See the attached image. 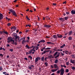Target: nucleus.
I'll list each match as a JSON object with an SVG mask.
<instances>
[{
	"label": "nucleus",
	"mask_w": 75,
	"mask_h": 75,
	"mask_svg": "<svg viewBox=\"0 0 75 75\" xmlns=\"http://www.w3.org/2000/svg\"><path fill=\"white\" fill-rule=\"evenodd\" d=\"M9 11L11 13H12V14L15 16V17H17V13H16L15 11L12 9L9 10Z\"/></svg>",
	"instance_id": "nucleus-1"
},
{
	"label": "nucleus",
	"mask_w": 75,
	"mask_h": 75,
	"mask_svg": "<svg viewBox=\"0 0 75 75\" xmlns=\"http://www.w3.org/2000/svg\"><path fill=\"white\" fill-rule=\"evenodd\" d=\"M61 72V75H64V69H60Z\"/></svg>",
	"instance_id": "nucleus-2"
},
{
	"label": "nucleus",
	"mask_w": 75,
	"mask_h": 75,
	"mask_svg": "<svg viewBox=\"0 0 75 75\" xmlns=\"http://www.w3.org/2000/svg\"><path fill=\"white\" fill-rule=\"evenodd\" d=\"M14 37L15 38V40L16 41H17V39H18V40H19L20 38L19 36H18L17 35H16L14 36Z\"/></svg>",
	"instance_id": "nucleus-3"
},
{
	"label": "nucleus",
	"mask_w": 75,
	"mask_h": 75,
	"mask_svg": "<svg viewBox=\"0 0 75 75\" xmlns=\"http://www.w3.org/2000/svg\"><path fill=\"white\" fill-rule=\"evenodd\" d=\"M51 27V25H45L44 26V27H45L46 28H50Z\"/></svg>",
	"instance_id": "nucleus-4"
},
{
	"label": "nucleus",
	"mask_w": 75,
	"mask_h": 75,
	"mask_svg": "<svg viewBox=\"0 0 75 75\" xmlns=\"http://www.w3.org/2000/svg\"><path fill=\"white\" fill-rule=\"evenodd\" d=\"M59 69L58 68H57V69H52L51 70V71L52 72H55L56 71H58V70H59Z\"/></svg>",
	"instance_id": "nucleus-5"
},
{
	"label": "nucleus",
	"mask_w": 75,
	"mask_h": 75,
	"mask_svg": "<svg viewBox=\"0 0 75 75\" xmlns=\"http://www.w3.org/2000/svg\"><path fill=\"white\" fill-rule=\"evenodd\" d=\"M57 37L59 38H61L62 37V35L59 34L57 35Z\"/></svg>",
	"instance_id": "nucleus-6"
},
{
	"label": "nucleus",
	"mask_w": 75,
	"mask_h": 75,
	"mask_svg": "<svg viewBox=\"0 0 75 75\" xmlns=\"http://www.w3.org/2000/svg\"><path fill=\"white\" fill-rule=\"evenodd\" d=\"M54 67V68H58V66H57V64H53Z\"/></svg>",
	"instance_id": "nucleus-7"
},
{
	"label": "nucleus",
	"mask_w": 75,
	"mask_h": 75,
	"mask_svg": "<svg viewBox=\"0 0 75 75\" xmlns=\"http://www.w3.org/2000/svg\"><path fill=\"white\" fill-rule=\"evenodd\" d=\"M74 61H75V59L73 60L72 59L70 60V62L71 63H72V64H74V63H75V62H74Z\"/></svg>",
	"instance_id": "nucleus-8"
},
{
	"label": "nucleus",
	"mask_w": 75,
	"mask_h": 75,
	"mask_svg": "<svg viewBox=\"0 0 75 75\" xmlns=\"http://www.w3.org/2000/svg\"><path fill=\"white\" fill-rule=\"evenodd\" d=\"M3 18V14L1 13H0V20Z\"/></svg>",
	"instance_id": "nucleus-9"
},
{
	"label": "nucleus",
	"mask_w": 75,
	"mask_h": 75,
	"mask_svg": "<svg viewBox=\"0 0 75 75\" xmlns=\"http://www.w3.org/2000/svg\"><path fill=\"white\" fill-rule=\"evenodd\" d=\"M39 59V57H38L36 58L35 59V62H38V59Z\"/></svg>",
	"instance_id": "nucleus-10"
},
{
	"label": "nucleus",
	"mask_w": 75,
	"mask_h": 75,
	"mask_svg": "<svg viewBox=\"0 0 75 75\" xmlns=\"http://www.w3.org/2000/svg\"><path fill=\"white\" fill-rule=\"evenodd\" d=\"M65 46V44H64L63 45H62L61 46H60V48H64Z\"/></svg>",
	"instance_id": "nucleus-11"
},
{
	"label": "nucleus",
	"mask_w": 75,
	"mask_h": 75,
	"mask_svg": "<svg viewBox=\"0 0 75 75\" xmlns=\"http://www.w3.org/2000/svg\"><path fill=\"white\" fill-rule=\"evenodd\" d=\"M32 52H33V50H30V51H28L29 54H31L32 53Z\"/></svg>",
	"instance_id": "nucleus-12"
},
{
	"label": "nucleus",
	"mask_w": 75,
	"mask_h": 75,
	"mask_svg": "<svg viewBox=\"0 0 75 75\" xmlns=\"http://www.w3.org/2000/svg\"><path fill=\"white\" fill-rule=\"evenodd\" d=\"M71 14H75V11L72 10L71 11Z\"/></svg>",
	"instance_id": "nucleus-13"
},
{
	"label": "nucleus",
	"mask_w": 75,
	"mask_h": 75,
	"mask_svg": "<svg viewBox=\"0 0 75 75\" xmlns=\"http://www.w3.org/2000/svg\"><path fill=\"white\" fill-rule=\"evenodd\" d=\"M49 58H54V57L52 56V55H51L48 56Z\"/></svg>",
	"instance_id": "nucleus-14"
},
{
	"label": "nucleus",
	"mask_w": 75,
	"mask_h": 75,
	"mask_svg": "<svg viewBox=\"0 0 75 75\" xmlns=\"http://www.w3.org/2000/svg\"><path fill=\"white\" fill-rule=\"evenodd\" d=\"M11 42H12V44H13V45H14V40L12 39L11 40Z\"/></svg>",
	"instance_id": "nucleus-15"
},
{
	"label": "nucleus",
	"mask_w": 75,
	"mask_h": 75,
	"mask_svg": "<svg viewBox=\"0 0 75 75\" xmlns=\"http://www.w3.org/2000/svg\"><path fill=\"white\" fill-rule=\"evenodd\" d=\"M25 47L26 48H28V49H30V47H29V46H28V45H26Z\"/></svg>",
	"instance_id": "nucleus-16"
},
{
	"label": "nucleus",
	"mask_w": 75,
	"mask_h": 75,
	"mask_svg": "<svg viewBox=\"0 0 75 75\" xmlns=\"http://www.w3.org/2000/svg\"><path fill=\"white\" fill-rule=\"evenodd\" d=\"M58 62V59H56L54 61V63L55 64H57Z\"/></svg>",
	"instance_id": "nucleus-17"
},
{
	"label": "nucleus",
	"mask_w": 75,
	"mask_h": 75,
	"mask_svg": "<svg viewBox=\"0 0 75 75\" xmlns=\"http://www.w3.org/2000/svg\"><path fill=\"white\" fill-rule=\"evenodd\" d=\"M64 18H59V20L62 21H64Z\"/></svg>",
	"instance_id": "nucleus-18"
},
{
	"label": "nucleus",
	"mask_w": 75,
	"mask_h": 75,
	"mask_svg": "<svg viewBox=\"0 0 75 75\" xmlns=\"http://www.w3.org/2000/svg\"><path fill=\"white\" fill-rule=\"evenodd\" d=\"M72 34V31H70L69 33V35H71Z\"/></svg>",
	"instance_id": "nucleus-19"
},
{
	"label": "nucleus",
	"mask_w": 75,
	"mask_h": 75,
	"mask_svg": "<svg viewBox=\"0 0 75 75\" xmlns=\"http://www.w3.org/2000/svg\"><path fill=\"white\" fill-rule=\"evenodd\" d=\"M53 37L54 38H55L56 39H57V38H58L56 35H53Z\"/></svg>",
	"instance_id": "nucleus-20"
},
{
	"label": "nucleus",
	"mask_w": 75,
	"mask_h": 75,
	"mask_svg": "<svg viewBox=\"0 0 75 75\" xmlns=\"http://www.w3.org/2000/svg\"><path fill=\"white\" fill-rule=\"evenodd\" d=\"M45 53H46V50H45L42 53V54L43 55V54H45Z\"/></svg>",
	"instance_id": "nucleus-21"
},
{
	"label": "nucleus",
	"mask_w": 75,
	"mask_h": 75,
	"mask_svg": "<svg viewBox=\"0 0 75 75\" xmlns=\"http://www.w3.org/2000/svg\"><path fill=\"white\" fill-rule=\"evenodd\" d=\"M41 59L42 61H44V57H42Z\"/></svg>",
	"instance_id": "nucleus-22"
},
{
	"label": "nucleus",
	"mask_w": 75,
	"mask_h": 75,
	"mask_svg": "<svg viewBox=\"0 0 75 75\" xmlns=\"http://www.w3.org/2000/svg\"><path fill=\"white\" fill-rule=\"evenodd\" d=\"M47 44H52V43L50 42H47Z\"/></svg>",
	"instance_id": "nucleus-23"
},
{
	"label": "nucleus",
	"mask_w": 75,
	"mask_h": 75,
	"mask_svg": "<svg viewBox=\"0 0 75 75\" xmlns=\"http://www.w3.org/2000/svg\"><path fill=\"white\" fill-rule=\"evenodd\" d=\"M58 51H62V50L61 49H58L57 50Z\"/></svg>",
	"instance_id": "nucleus-24"
},
{
	"label": "nucleus",
	"mask_w": 75,
	"mask_h": 75,
	"mask_svg": "<svg viewBox=\"0 0 75 75\" xmlns=\"http://www.w3.org/2000/svg\"><path fill=\"white\" fill-rule=\"evenodd\" d=\"M59 56V54H58L56 56H55L54 57L55 58H58V57Z\"/></svg>",
	"instance_id": "nucleus-25"
},
{
	"label": "nucleus",
	"mask_w": 75,
	"mask_h": 75,
	"mask_svg": "<svg viewBox=\"0 0 75 75\" xmlns=\"http://www.w3.org/2000/svg\"><path fill=\"white\" fill-rule=\"evenodd\" d=\"M25 27H31V25H25Z\"/></svg>",
	"instance_id": "nucleus-26"
},
{
	"label": "nucleus",
	"mask_w": 75,
	"mask_h": 75,
	"mask_svg": "<svg viewBox=\"0 0 75 75\" xmlns=\"http://www.w3.org/2000/svg\"><path fill=\"white\" fill-rule=\"evenodd\" d=\"M12 40V39H11V38L10 37H8V40Z\"/></svg>",
	"instance_id": "nucleus-27"
},
{
	"label": "nucleus",
	"mask_w": 75,
	"mask_h": 75,
	"mask_svg": "<svg viewBox=\"0 0 75 75\" xmlns=\"http://www.w3.org/2000/svg\"><path fill=\"white\" fill-rule=\"evenodd\" d=\"M72 37H69V40H72Z\"/></svg>",
	"instance_id": "nucleus-28"
},
{
	"label": "nucleus",
	"mask_w": 75,
	"mask_h": 75,
	"mask_svg": "<svg viewBox=\"0 0 75 75\" xmlns=\"http://www.w3.org/2000/svg\"><path fill=\"white\" fill-rule=\"evenodd\" d=\"M40 41H41V42H45V41L44 40H40Z\"/></svg>",
	"instance_id": "nucleus-29"
},
{
	"label": "nucleus",
	"mask_w": 75,
	"mask_h": 75,
	"mask_svg": "<svg viewBox=\"0 0 75 75\" xmlns=\"http://www.w3.org/2000/svg\"><path fill=\"white\" fill-rule=\"evenodd\" d=\"M45 65L46 67H48V63L47 62H45Z\"/></svg>",
	"instance_id": "nucleus-30"
},
{
	"label": "nucleus",
	"mask_w": 75,
	"mask_h": 75,
	"mask_svg": "<svg viewBox=\"0 0 75 75\" xmlns=\"http://www.w3.org/2000/svg\"><path fill=\"white\" fill-rule=\"evenodd\" d=\"M58 53V52H56L54 54V56H55V55H57V54Z\"/></svg>",
	"instance_id": "nucleus-31"
},
{
	"label": "nucleus",
	"mask_w": 75,
	"mask_h": 75,
	"mask_svg": "<svg viewBox=\"0 0 75 75\" xmlns=\"http://www.w3.org/2000/svg\"><path fill=\"white\" fill-rule=\"evenodd\" d=\"M28 58H30L31 60H32V57L31 56H28Z\"/></svg>",
	"instance_id": "nucleus-32"
},
{
	"label": "nucleus",
	"mask_w": 75,
	"mask_h": 75,
	"mask_svg": "<svg viewBox=\"0 0 75 75\" xmlns=\"http://www.w3.org/2000/svg\"><path fill=\"white\" fill-rule=\"evenodd\" d=\"M25 40H23L22 41V44H24V41Z\"/></svg>",
	"instance_id": "nucleus-33"
},
{
	"label": "nucleus",
	"mask_w": 75,
	"mask_h": 75,
	"mask_svg": "<svg viewBox=\"0 0 75 75\" xmlns=\"http://www.w3.org/2000/svg\"><path fill=\"white\" fill-rule=\"evenodd\" d=\"M65 54H68V51L65 50Z\"/></svg>",
	"instance_id": "nucleus-34"
},
{
	"label": "nucleus",
	"mask_w": 75,
	"mask_h": 75,
	"mask_svg": "<svg viewBox=\"0 0 75 75\" xmlns=\"http://www.w3.org/2000/svg\"><path fill=\"white\" fill-rule=\"evenodd\" d=\"M4 33L5 34H6V35H8V33L7 32H4Z\"/></svg>",
	"instance_id": "nucleus-35"
},
{
	"label": "nucleus",
	"mask_w": 75,
	"mask_h": 75,
	"mask_svg": "<svg viewBox=\"0 0 75 75\" xmlns=\"http://www.w3.org/2000/svg\"><path fill=\"white\" fill-rule=\"evenodd\" d=\"M39 48V47L38 46H36L35 48L36 50H38Z\"/></svg>",
	"instance_id": "nucleus-36"
},
{
	"label": "nucleus",
	"mask_w": 75,
	"mask_h": 75,
	"mask_svg": "<svg viewBox=\"0 0 75 75\" xmlns=\"http://www.w3.org/2000/svg\"><path fill=\"white\" fill-rule=\"evenodd\" d=\"M26 19H27V20H30V18H29L28 17V16H26Z\"/></svg>",
	"instance_id": "nucleus-37"
},
{
	"label": "nucleus",
	"mask_w": 75,
	"mask_h": 75,
	"mask_svg": "<svg viewBox=\"0 0 75 75\" xmlns=\"http://www.w3.org/2000/svg\"><path fill=\"white\" fill-rule=\"evenodd\" d=\"M13 29H14V30H16V28L15 26H13Z\"/></svg>",
	"instance_id": "nucleus-38"
},
{
	"label": "nucleus",
	"mask_w": 75,
	"mask_h": 75,
	"mask_svg": "<svg viewBox=\"0 0 75 75\" xmlns=\"http://www.w3.org/2000/svg\"><path fill=\"white\" fill-rule=\"evenodd\" d=\"M0 57H3V54H0Z\"/></svg>",
	"instance_id": "nucleus-39"
},
{
	"label": "nucleus",
	"mask_w": 75,
	"mask_h": 75,
	"mask_svg": "<svg viewBox=\"0 0 75 75\" xmlns=\"http://www.w3.org/2000/svg\"><path fill=\"white\" fill-rule=\"evenodd\" d=\"M72 69L73 70H75V67H72Z\"/></svg>",
	"instance_id": "nucleus-40"
},
{
	"label": "nucleus",
	"mask_w": 75,
	"mask_h": 75,
	"mask_svg": "<svg viewBox=\"0 0 75 75\" xmlns=\"http://www.w3.org/2000/svg\"><path fill=\"white\" fill-rule=\"evenodd\" d=\"M65 72H69V70L68 69H67L65 70Z\"/></svg>",
	"instance_id": "nucleus-41"
},
{
	"label": "nucleus",
	"mask_w": 75,
	"mask_h": 75,
	"mask_svg": "<svg viewBox=\"0 0 75 75\" xmlns=\"http://www.w3.org/2000/svg\"><path fill=\"white\" fill-rule=\"evenodd\" d=\"M64 18L66 20H67L68 18V17H66Z\"/></svg>",
	"instance_id": "nucleus-42"
},
{
	"label": "nucleus",
	"mask_w": 75,
	"mask_h": 75,
	"mask_svg": "<svg viewBox=\"0 0 75 75\" xmlns=\"http://www.w3.org/2000/svg\"><path fill=\"white\" fill-rule=\"evenodd\" d=\"M57 72V74H59V73H60V70H58Z\"/></svg>",
	"instance_id": "nucleus-43"
},
{
	"label": "nucleus",
	"mask_w": 75,
	"mask_h": 75,
	"mask_svg": "<svg viewBox=\"0 0 75 75\" xmlns=\"http://www.w3.org/2000/svg\"><path fill=\"white\" fill-rule=\"evenodd\" d=\"M9 50L10 51H11V52H13V50L12 49H10Z\"/></svg>",
	"instance_id": "nucleus-44"
},
{
	"label": "nucleus",
	"mask_w": 75,
	"mask_h": 75,
	"mask_svg": "<svg viewBox=\"0 0 75 75\" xmlns=\"http://www.w3.org/2000/svg\"><path fill=\"white\" fill-rule=\"evenodd\" d=\"M2 70H3V68H2V67H0V71H2Z\"/></svg>",
	"instance_id": "nucleus-45"
},
{
	"label": "nucleus",
	"mask_w": 75,
	"mask_h": 75,
	"mask_svg": "<svg viewBox=\"0 0 75 75\" xmlns=\"http://www.w3.org/2000/svg\"><path fill=\"white\" fill-rule=\"evenodd\" d=\"M16 42L14 43V44H15V45H17V41H15Z\"/></svg>",
	"instance_id": "nucleus-46"
},
{
	"label": "nucleus",
	"mask_w": 75,
	"mask_h": 75,
	"mask_svg": "<svg viewBox=\"0 0 75 75\" xmlns=\"http://www.w3.org/2000/svg\"><path fill=\"white\" fill-rule=\"evenodd\" d=\"M7 25H8V26H10V25H11V24H10V23H8Z\"/></svg>",
	"instance_id": "nucleus-47"
},
{
	"label": "nucleus",
	"mask_w": 75,
	"mask_h": 75,
	"mask_svg": "<svg viewBox=\"0 0 75 75\" xmlns=\"http://www.w3.org/2000/svg\"><path fill=\"white\" fill-rule=\"evenodd\" d=\"M51 48L49 47H48L45 49V50H50Z\"/></svg>",
	"instance_id": "nucleus-48"
},
{
	"label": "nucleus",
	"mask_w": 75,
	"mask_h": 75,
	"mask_svg": "<svg viewBox=\"0 0 75 75\" xmlns=\"http://www.w3.org/2000/svg\"><path fill=\"white\" fill-rule=\"evenodd\" d=\"M69 62H66V65H69Z\"/></svg>",
	"instance_id": "nucleus-49"
},
{
	"label": "nucleus",
	"mask_w": 75,
	"mask_h": 75,
	"mask_svg": "<svg viewBox=\"0 0 75 75\" xmlns=\"http://www.w3.org/2000/svg\"><path fill=\"white\" fill-rule=\"evenodd\" d=\"M28 31H29V30H26L25 31V32H26V33H27V32H28Z\"/></svg>",
	"instance_id": "nucleus-50"
},
{
	"label": "nucleus",
	"mask_w": 75,
	"mask_h": 75,
	"mask_svg": "<svg viewBox=\"0 0 75 75\" xmlns=\"http://www.w3.org/2000/svg\"><path fill=\"white\" fill-rule=\"evenodd\" d=\"M53 6H56V5H57V4L55 3H54L53 4Z\"/></svg>",
	"instance_id": "nucleus-51"
},
{
	"label": "nucleus",
	"mask_w": 75,
	"mask_h": 75,
	"mask_svg": "<svg viewBox=\"0 0 75 75\" xmlns=\"http://www.w3.org/2000/svg\"><path fill=\"white\" fill-rule=\"evenodd\" d=\"M24 59L26 60V61H28V59H27V58L26 57H25L24 58Z\"/></svg>",
	"instance_id": "nucleus-52"
},
{
	"label": "nucleus",
	"mask_w": 75,
	"mask_h": 75,
	"mask_svg": "<svg viewBox=\"0 0 75 75\" xmlns=\"http://www.w3.org/2000/svg\"><path fill=\"white\" fill-rule=\"evenodd\" d=\"M28 68H29V69H32L31 67H29Z\"/></svg>",
	"instance_id": "nucleus-53"
},
{
	"label": "nucleus",
	"mask_w": 75,
	"mask_h": 75,
	"mask_svg": "<svg viewBox=\"0 0 75 75\" xmlns=\"http://www.w3.org/2000/svg\"><path fill=\"white\" fill-rule=\"evenodd\" d=\"M2 50H3V47H1L0 48V51Z\"/></svg>",
	"instance_id": "nucleus-54"
},
{
	"label": "nucleus",
	"mask_w": 75,
	"mask_h": 75,
	"mask_svg": "<svg viewBox=\"0 0 75 75\" xmlns=\"http://www.w3.org/2000/svg\"><path fill=\"white\" fill-rule=\"evenodd\" d=\"M30 67H31V68H33V67H34V66L33 65H31Z\"/></svg>",
	"instance_id": "nucleus-55"
},
{
	"label": "nucleus",
	"mask_w": 75,
	"mask_h": 75,
	"mask_svg": "<svg viewBox=\"0 0 75 75\" xmlns=\"http://www.w3.org/2000/svg\"><path fill=\"white\" fill-rule=\"evenodd\" d=\"M29 40H26V42H29Z\"/></svg>",
	"instance_id": "nucleus-56"
},
{
	"label": "nucleus",
	"mask_w": 75,
	"mask_h": 75,
	"mask_svg": "<svg viewBox=\"0 0 75 75\" xmlns=\"http://www.w3.org/2000/svg\"><path fill=\"white\" fill-rule=\"evenodd\" d=\"M11 42V40H8L7 41V42L8 43H9V42Z\"/></svg>",
	"instance_id": "nucleus-57"
},
{
	"label": "nucleus",
	"mask_w": 75,
	"mask_h": 75,
	"mask_svg": "<svg viewBox=\"0 0 75 75\" xmlns=\"http://www.w3.org/2000/svg\"><path fill=\"white\" fill-rule=\"evenodd\" d=\"M27 38L28 40H30V37H27Z\"/></svg>",
	"instance_id": "nucleus-58"
},
{
	"label": "nucleus",
	"mask_w": 75,
	"mask_h": 75,
	"mask_svg": "<svg viewBox=\"0 0 75 75\" xmlns=\"http://www.w3.org/2000/svg\"><path fill=\"white\" fill-rule=\"evenodd\" d=\"M61 54L62 55V56H64V54L62 53V52H61Z\"/></svg>",
	"instance_id": "nucleus-59"
},
{
	"label": "nucleus",
	"mask_w": 75,
	"mask_h": 75,
	"mask_svg": "<svg viewBox=\"0 0 75 75\" xmlns=\"http://www.w3.org/2000/svg\"><path fill=\"white\" fill-rule=\"evenodd\" d=\"M51 68H53V65H51Z\"/></svg>",
	"instance_id": "nucleus-60"
},
{
	"label": "nucleus",
	"mask_w": 75,
	"mask_h": 75,
	"mask_svg": "<svg viewBox=\"0 0 75 75\" xmlns=\"http://www.w3.org/2000/svg\"><path fill=\"white\" fill-rule=\"evenodd\" d=\"M33 47H34V46H32V47H30V49L33 48Z\"/></svg>",
	"instance_id": "nucleus-61"
},
{
	"label": "nucleus",
	"mask_w": 75,
	"mask_h": 75,
	"mask_svg": "<svg viewBox=\"0 0 75 75\" xmlns=\"http://www.w3.org/2000/svg\"><path fill=\"white\" fill-rule=\"evenodd\" d=\"M52 51H50L49 54H51L52 53Z\"/></svg>",
	"instance_id": "nucleus-62"
},
{
	"label": "nucleus",
	"mask_w": 75,
	"mask_h": 75,
	"mask_svg": "<svg viewBox=\"0 0 75 75\" xmlns=\"http://www.w3.org/2000/svg\"><path fill=\"white\" fill-rule=\"evenodd\" d=\"M6 46H7V47H10V45L7 44V45H6Z\"/></svg>",
	"instance_id": "nucleus-63"
},
{
	"label": "nucleus",
	"mask_w": 75,
	"mask_h": 75,
	"mask_svg": "<svg viewBox=\"0 0 75 75\" xmlns=\"http://www.w3.org/2000/svg\"><path fill=\"white\" fill-rule=\"evenodd\" d=\"M69 12H66V14H69Z\"/></svg>",
	"instance_id": "nucleus-64"
}]
</instances>
